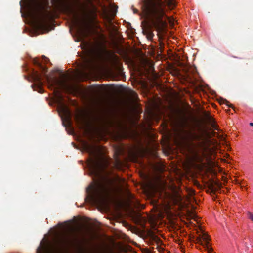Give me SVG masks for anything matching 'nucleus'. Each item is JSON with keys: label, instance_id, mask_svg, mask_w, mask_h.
Here are the masks:
<instances>
[{"label": "nucleus", "instance_id": "f257e3e1", "mask_svg": "<svg viewBox=\"0 0 253 253\" xmlns=\"http://www.w3.org/2000/svg\"><path fill=\"white\" fill-rule=\"evenodd\" d=\"M175 5L174 0H144L141 4L142 14L153 27L160 31L167 25L166 6L172 9Z\"/></svg>", "mask_w": 253, "mask_h": 253}, {"label": "nucleus", "instance_id": "f03ea898", "mask_svg": "<svg viewBox=\"0 0 253 253\" xmlns=\"http://www.w3.org/2000/svg\"><path fill=\"white\" fill-rule=\"evenodd\" d=\"M183 135L185 141L192 149L194 160L197 162L202 163L206 157V152L209 150L208 144L210 140L191 129L184 130Z\"/></svg>", "mask_w": 253, "mask_h": 253}, {"label": "nucleus", "instance_id": "7ed1b4c3", "mask_svg": "<svg viewBox=\"0 0 253 253\" xmlns=\"http://www.w3.org/2000/svg\"><path fill=\"white\" fill-rule=\"evenodd\" d=\"M87 192L90 193L91 200L96 204H101L108 198L110 189L106 184L97 182L95 185H91L87 188Z\"/></svg>", "mask_w": 253, "mask_h": 253}, {"label": "nucleus", "instance_id": "20e7f679", "mask_svg": "<svg viewBox=\"0 0 253 253\" xmlns=\"http://www.w3.org/2000/svg\"><path fill=\"white\" fill-rule=\"evenodd\" d=\"M44 7L42 4H37L36 7L31 9L29 14L31 18L34 20L39 27H43L48 19L50 18L51 14L47 11H44Z\"/></svg>", "mask_w": 253, "mask_h": 253}, {"label": "nucleus", "instance_id": "39448f33", "mask_svg": "<svg viewBox=\"0 0 253 253\" xmlns=\"http://www.w3.org/2000/svg\"><path fill=\"white\" fill-rule=\"evenodd\" d=\"M86 148L89 155L92 157L88 163V166L91 172L97 175L102 167L101 162L97 157L95 149L93 146L87 145Z\"/></svg>", "mask_w": 253, "mask_h": 253}, {"label": "nucleus", "instance_id": "423d86ee", "mask_svg": "<svg viewBox=\"0 0 253 253\" xmlns=\"http://www.w3.org/2000/svg\"><path fill=\"white\" fill-rule=\"evenodd\" d=\"M198 236L193 237L192 241L203 246L207 250L208 253H212L213 250L210 245V238L209 235L202 229L200 230V232H198Z\"/></svg>", "mask_w": 253, "mask_h": 253}, {"label": "nucleus", "instance_id": "0eeeda50", "mask_svg": "<svg viewBox=\"0 0 253 253\" xmlns=\"http://www.w3.org/2000/svg\"><path fill=\"white\" fill-rule=\"evenodd\" d=\"M61 246L64 248H68L70 247H81L83 245L82 243L76 237L73 238L66 237L61 241Z\"/></svg>", "mask_w": 253, "mask_h": 253}, {"label": "nucleus", "instance_id": "6e6552de", "mask_svg": "<svg viewBox=\"0 0 253 253\" xmlns=\"http://www.w3.org/2000/svg\"><path fill=\"white\" fill-rule=\"evenodd\" d=\"M33 80L35 84V85L37 86V91L40 93H42L44 92L42 86L43 85L42 82L41 81V76L37 73H35L34 75Z\"/></svg>", "mask_w": 253, "mask_h": 253}, {"label": "nucleus", "instance_id": "1a4fd4ad", "mask_svg": "<svg viewBox=\"0 0 253 253\" xmlns=\"http://www.w3.org/2000/svg\"><path fill=\"white\" fill-rule=\"evenodd\" d=\"M33 62L34 65H35L36 66H38L39 68V69L43 74H45L47 72V68L42 64L41 60L39 58H35L33 59Z\"/></svg>", "mask_w": 253, "mask_h": 253}, {"label": "nucleus", "instance_id": "9d476101", "mask_svg": "<svg viewBox=\"0 0 253 253\" xmlns=\"http://www.w3.org/2000/svg\"><path fill=\"white\" fill-rule=\"evenodd\" d=\"M204 115L206 118L207 120L209 122V123L211 124V126L215 130H218L219 128L215 124V121L214 119L209 114L206 113V112H204Z\"/></svg>", "mask_w": 253, "mask_h": 253}, {"label": "nucleus", "instance_id": "9b49d317", "mask_svg": "<svg viewBox=\"0 0 253 253\" xmlns=\"http://www.w3.org/2000/svg\"><path fill=\"white\" fill-rule=\"evenodd\" d=\"M144 32L148 40H151L154 36L152 31L150 29L146 30Z\"/></svg>", "mask_w": 253, "mask_h": 253}, {"label": "nucleus", "instance_id": "f8f14e48", "mask_svg": "<svg viewBox=\"0 0 253 253\" xmlns=\"http://www.w3.org/2000/svg\"><path fill=\"white\" fill-rule=\"evenodd\" d=\"M59 84V81H58L57 80H54L53 81V83H52V84H51L52 86H53V87H54L55 88V90L57 92H58V90H59V88L57 86L58 84Z\"/></svg>", "mask_w": 253, "mask_h": 253}, {"label": "nucleus", "instance_id": "ddd939ff", "mask_svg": "<svg viewBox=\"0 0 253 253\" xmlns=\"http://www.w3.org/2000/svg\"><path fill=\"white\" fill-rule=\"evenodd\" d=\"M213 136H217L219 138H220L221 140L224 139V136L223 135H221L218 134H217V133H216L215 132H213Z\"/></svg>", "mask_w": 253, "mask_h": 253}, {"label": "nucleus", "instance_id": "4468645a", "mask_svg": "<svg viewBox=\"0 0 253 253\" xmlns=\"http://www.w3.org/2000/svg\"><path fill=\"white\" fill-rule=\"evenodd\" d=\"M221 103H226L227 105L229 107L233 108V105L232 104H229V102L227 101L226 100L222 99V102H221Z\"/></svg>", "mask_w": 253, "mask_h": 253}, {"label": "nucleus", "instance_id": "2eb2a0df", "mask_svg": "<svg viewBox=\"0 0 253 253\" xmlns=\"http://www.w3.org/2000/svg\"><path fill=\"white\" fill-rule=\"evenodd\" d=\"M53 2L56 4H60L62 1L63 0H52Z\"/></svg>", "mask_w": 253, "mask_h": 253}, {"label": "nucleus", "instance_id": "dca6fc26", "mask_svg": "<svg viewBox=\"0 0 253 253\" xmlns=\"http://www.w3.org/2000/svg\"><path fill=\"white\" fill-rule=\"evenodd\" d=\"M42 60L44 63H46L49 61V59L45 56H42Z\"/></svg>", "mask_w": 253, "mask_h": 253}, {"label": "nucleus", "instance_id": "f3484780", "mask_svg": "<svg viewBox=\"0 0 253 253\" xmlns=\"http://www.w3.org/2000/svg\"><path fill=\"white\" fill-rule=\"evenodd\" d=\"M63 109H64V111L65 112V113H66L67 115L68 116V117H69V116L70 115V111L67 108H64Z\"/></svg>", "mask_w": 253, "mask_h": 253}, {"label": "nucleus", "instance_id": "a211bd4d", "mask_svg": "<svg viewBox=\"0 0 253 253\" xmlns=\"http://www.w3.org/2000/svg\"><path fill=\"white\" fill-rule=\"evenodd\" d=\"M249 218L253 221V213L249 212L248 213Z\"/></svg>", "mask_w": 253, "mask_h": 253}, {"label": "nucleus", "instance_id": "6ab92c4d", "mask_svg": "<svg viewBox=\"0 0 253 253\" xmlns=\"http://www.w3.org/2000/svg\"><path fill=\"white\" fill-rule=\"evenodd\" d=\"M138 12V10L136 9H134V13H137Z\"/></svg>", "mask_w": 253, "mask_h": 253}, {"label": "nucleus", "instance_id": "aec40b11", "mask_svg": "<svg viewBox=\"0 0 253 253\" xmlns=\"http://www.w3.org/2000/svg\"><path fill=\"white\" fill-rule=\"evenodd\" d=\"M216 184L217 185V186H218V187H220V184H219V183H218V182H216Z\"/></svg>", "mask_w": 253, "mask_h": 253}, {"label": "nucleus", "instance_id": "412c9836", "mask_svg": "<svg viewBox=\"0 0 253 253\" xmlns=\"http://www.w3.org/2000/svg\"><path fill=\"white\" fill-rule=\"evenodd\" d=\"M250 125L251 126H253V123H250Z\"/></svg>", "mask_w": 253, "mask_h": 253}]
</instances>
